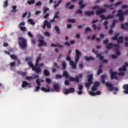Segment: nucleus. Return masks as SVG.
Instances as JSON below:
<instances>
[{"label":"nucleus","mask_w":128,"mask_h":128,"mask_svg":"<svg viewBox=\"0 0 128 128\" xmlns=\"http://www.w3.org/2000/svg\"><path fill=\"white\" fill-rule=\"evenodd\" d=\"M76 58L74 59V62L73 60H72V58L68 56L66 57V60L67 62H70V64L73 70H76V64L78 62V60H80V56H82V52L79 50L76 49Z\"/></svg>","instance_id":"nucleus-1"},{"label":"nucleus","mask_w":128,"mask_h":128,"mask_svg":"<svg viewBox=\"0 0 128 128\" xmlns=\"http://www.w3.org/2000/svg\"><path fill=\"white\" fill-rule=\"evenodd\" d=\"M63 76L66 78H69L70 82H76L77 84L80 82V78H82V74H80L78 76H76L74 78L70 76V75L68 74V72L66 71H63Z\"/></svg>","instance_id":"nucleus-2"},{"label":"nucleus","mask_w":128,"mask_h":128,"mask_svg":"<svg viewBox=\"0 0 128 128\" xmlns=\"http://www.w3.org/2000/svg\"><path fill=\"white\" fill-rule=\"evenodd\" d=\"M18 44H19V46L22 50H24V48H26L28 47V42L26 40L22 37L18 38Z\"/></svg>","instance_id":"nucleus-3"},{"label":"nucleus","mask_w":128,"mask_h":128,"mask_svg":"<svg viewBox=\"0 0 128 128\" xmlns=\"http://www.w3.org/2000/svg\"><path fill=\"white\" fill-rule=\"evenodd\" d=\"M106 86H107V88H108V90H110V92H113L114 90L115 92H118L120 90V88H118V87H115L114 88L113 85L112 84V83H110V82H106L105 84Z\"/></svg>","instance_id":"nucleus-4"},{"label":"nucleus","mask_w":128,"mask_h":128,"mask_svg":"<svg viewBox=\"0 0 128 128\" xmlns=\"http://www.w3.org/2000/svg\"><path fill=\"white\" fill-rule=\"evenodd\" d=\"M124 14H124V12H123L122 10H118V14L116 16L119 17L118 20L120 22H124Z\"/></svg>","instance_id":"nucleus-5"},{"label":"nucleus","mask_w":128,"mask_h":128,"mask_svg":"<svg viewBox=\"0 0 128 128\" xmlns=\"http://www.w3.org/2000/svg\"><path fill=\"white\" fill-rule=\"evenodd\" d=\"M100 18H102V20H110L114 18V16L112 14H108L107 16H106L104 14H101L100 15Z\"/></svg>","instance_id":"nucleus-6"},{"label":"nucleus","mask_w":128,"mask_h":128,"mask_svg":"<svg viewBox=\"0 0 128 128\" xmlns=\"http://www.w3.org/2000/svg\"><path fill=\"white\" fill-rule=\"evenodd\" d=\"M120 45L118 44H114L112 43H109L106 46L107 50H112V48H119Z\"/></svg>","instance_id":"nucleus-7"},{"label":"nucleus","mask_w":128,"mask_h":128,"mask_svg":"<svg viewBox=\"0 0 128 128\" xmlns=\"http://www.w3.org/2000/svg\"><path fill=\"white\" fill-rule=\"evenodd\" d=\"M26 23L24 22H21L18 26L20 27L21 32H26V28L24 26Z\"/></svg>","instance_id":"nucleus-8"},{"label":"nucleus","mask_w":128,"mask_h":128,"mask_svg":"<svg viewBox=\"0 0 128 128\" xmlns=\"http://www.w3.org/2000/svg\"><path fill=\"white\" fill-rule=\"evenodd\" d=\"M74 88H70L69 89H66L64 92V94H72V92H74Z\"/></svg>","instance_id":"nucleus-9"},{"label":"nucleus","mask_w":128,"mask_h":128,"mask_svg":"<svg viewBox=\"0 0 128 128\" xmlns=\"http://www.w3.org/2000/svg\"><path fill=\"white\" fill-rule=\"evenodd\" d=\"M38 46H39V48H40V46H46V42H45L44 40H38Z\"/></svg>","instance_id":"nucleus-10"},{"label":"nucleus","mask_w":128,"mask_h":128,"mask_svg":"<svg viewBox=\"0 0 128 128\" xmlns=\"http://www.w3.org/2000/svg\"><path fill=\"white\" fill-rule=\"evenodd\" d=\"M78 90H79V91L76 92L80 96V94H82V89L84 88V86L82 84H78Z\"/></svg>","instance_id":"nucleus-11"},{"label":"nucleus","mask_w":128,"mask_h":128,"mask_svg":"<svg viewBox=\"0 0 128 128\" xmlns=\"http://www.w3.org/2000/svg\"><path fill=\"white\" fill-rule=\"evenodd\" d=\"M96 58H99L100 60H103V62H108V60H104V56H102L100 53L96 54Z\"/></svg>","instance_id":"nucleus-12"},{"label":"nucleus","mask_w":128,"mask_h":128,"mask_svg":"<svg viewBox=\"0 0 128 128\" xmlns=\"http://www.w3.org/2000/svg\"><path fill=\"white\" fill-rule=\"evenodd\" d=\"M122 88L124 90H123V93L124 94H128V84H124L122 86Z\"/></svg>","instance_id":"nucleus-13"},{"label":"nucleus","mask_w":128,"mask_h":128,"mask_svg":"<svg viewBox=\"0 0 128 128\" xmlns=\"http://www.w3.org/2000/svg\"><path fill=\"white\" fill-rule=\"evenodd\" d=\"M118 74V72H114L113 73L110 74V80H118V78L116 76Z\"/></svg>","instance_id":"nucleus-14"},{"label":"nucleus","mask_w":128,"mask_h":128,"mask_svg":"<svg viewBox=\"0 0 128 128\" xmlns=\"http://www.w3.org/2000/svg\"><path fill=\"white\" fill-rule=\"evenodd\" d=\"M39 78L40 76L38 75H34V77L32 76H26V80H34V78Z\"/></svg>","instance_id":"nucleus-15"},{"label":"nucleus","mask_w":128,"mask_h":128,"mask_svg":"<svg viewBox=\"0 0 128 128\" xmlns=\"http://www.w3.org/2000/svg\"><path fill=\"white\" fill-rule=\"evenodd\" d=\"M104 7L106 8H110V10H114V4H104Z\"/></svg>","instance_id":"nucleus-16"},{"label":"nucleus","mask_w":128,"mask_h":128,"mask_svg":"<svg viewBox=\"0 0 128 128\" xmlns=\"http://www.w3.org/2000/svg\"><path fill=\"white\" fill-rule=\"evenodd\" d=\"M104 12H106V9L102 8H100L96 12V14H102Z\"/></svg>","instance_id":"nucleus-17"},{"label":"nucleus","mask_w":128,"mask_h":128,"mask_svg":"<svg viewBox=\"0 0 128 128\" xmlns=\"http://www.w3.org/2000/svg\"><path fill=\"white\" fill-rule=\"evenodd\" d=\"M53 88L55 92H60V86L58 84H55L53 85Z\"/></svg>","instance_id":"nucleus-18"},{"label":"nucleus","mask_w":128,"mask_h":128,"mask_svg":"<svg viewBox=\"0 0 128 128\" xmlns=\"http://www.w3.org/2000/svg\"><path fill=\"white\" fill-rule=\"evenodd\" d=\"M48 88H44V87H42L40 88L42 92H50V86H47Z\"/></svg>","instance_id":"nucleus-19"},{"label":"nucleus","mask_w":128,"mask_h":128,"mask_svg":"<svg viewBox=\"0 0 128 128\" xmlns=\"http://www.w3.org/2000/svg\"><path fill=\"white\" fill-rule=\"evenodd\" d=\"M84 14L85 16H94V11H86Z\"/></svg>","instance_id":"nucleus-20"},{"label":"nucleus","mask_w":128,"mask_h":128,"mask_svg":"<svg viewBox=\"0 0 128 128\" xmlns=\"http://www.w3.org/2000/svg\"><path fill=\"white\" fill-rule=\"evenodd\" d=\"M78 5L80 6V10L84 8H86V4H84V1L82 0H80L78 2Z\"/></svg>","instance_id":"nucleus-21"},{"label":"nucleus","mask_w":128,"mask_h":128,"mask_svg":"<svg viewBox=\"0 0 128 128\" xmlns=\"http://www.w3.org/2000/svg\"><path fill=\"white\" fill-rule=\"evenodd\" d=\"M85 60L86 62H90V60H94V58L90 56H84Z\"/></svg>","instance_id":"nucleus-22"},{"label":"nucleus","mask_w":128,"mask_h":128,"mask_svg":"<svg viewBox=\"0 0 128 128\" xmlns=\"http://www.w3.org/2000/svg\"><path fill=\"white\" fill-rule=\"evenodd\" d=\"M43 74L45 76H50V71L46 69H44L43 71Z\"/></svg>","instance_id":"nucleus-23"},{"label":"nucleus","mask_w":128,"mask_h":128,"mask_svg":"<svg viewBox=\"0 0 128 128\" xmlns=\"http://www.w3.org/2000/svg\"><path fill=\"white\" fill-rule=\"evenodd\" d=\"M117 42L118 44H122L124 42V36H120L117 39Z\"/></svg>","instance_id":"nucleus-24"},{"label":"nucleus","mask_w":128,"mask_h":128,"mask_svg":"<svg viewBox=\"0 0 128 128\" xmlns=\"http://www.w3.org/2000/svg\"><path fill=\"white\" fill-rule=\"evenodd\" d=\"M32 70L35 71L36 74H40V72H42L40 68H36V65H35V67L34 68H33Z\"/></svg>","instance_id":"nucleus-25"},{"label":"nucleus","mask_w":128,"mask_h":128,"mask_svg":"<svg viewBox=\"0 0 128 128\" xmlns=\"http://www.w3.org/2000/svg\"><path fill=\"white\" fill-rule=\"evenodd\" d=\"M18 74H19V76H26L28 73L26 72H22V71H17Z\"/></svg>","instance_id":"nucleus-26"},{"label":"nucleus","mask_w":128,"mask_h":128,"mask_svg":"<svg viewBox=\"0 0 128 128\" xmlns=\"http://www.w3.org/2000/svg\"><path fill=\"white\" fill-rule=\"evenodd\" d=\"M120 26H121V28H123L124 30H127L128 28H126V26L128 27V22L124 23V24H121Z\"/></svg>","instance_id":"nucleus-27"},{"label":"nucleus","mask_w":128,"mask_h":128,"mask_svg":"<svg viewBox=\"0 0 128 128\" xmlns=\"http://www.w3.org/2000/svg\"><path fill=\"white\" fill-rule=\"evenodd\" d=\"M106 75L102 74L100 77V80L102 82V84H104L106 82Z\"/></svg>","instance_id":"nucleus-28"},{"label":"nucleus","mask_w":128,"mask_h":128,"mask_svg":"<svg viewBox=\"0 0 128 128\" xmlns=\"http://www.w3.org/2000/svg\"><path fill=\"white\" fill-rule=\"evenodd\" d=\"M30 84L28 82L26 81H23L22 84V88H26V86H28Z\"/></svg>","instance_id":"nucleus-29"},{"label":"nucleus","mask_w":128,"mask_h":128,"mask_svg":"<svg viewBox=\"0 0 128 128\" xmlns=\"http://www.w3.org/2000/svg\"><path fill=\"white\" fill-rule=\"evenodd\" d=\"M120 36V33H117L112 38V40H118V37Z\"/></svg>","instance_id":"nucleus-30"},{"label":"nucleus","mask_w":128,"mask_h":128,"mask_svg":"<svg viewBox=\"0 0 128 128\" xmlns=\"http://www.w3.org/2000/svg\"><path fill=\"white\" fill-rule=\"evenodd\" d=\"M54 30L56 32H57L58 34H60V27L58 26H54Z\"/></svg>","instance_id":"nucleus-31"},{"label":"nucleus","mask_w":128,"mask_h":128,"mask_svg":"<svg viewBox=\"0 0 128 128\" xmlns=\"http://www.w3.org/2000/svg\"><path fill=\"white\" fill-rule=\"evenodd\" d=\"M118 70L119 72H126V66H123L122 67H120L118 68Z\"/></svg>","instance_id":"nucleus-32"},{"label":"nucleus","mask_w":128,"mask_h":128,"mask_svg":"<svg viewBox=\"0 0 128 128\" xmlns=\"http://www.w3.org/2000/svg\"><path fill=\"white\" fill-rule=\"evenodd\" d=\"M40 56H38L36 60V66H38V64L40 62Z\"/></svg>","instance_id":"nucleus-33"},{"label":"nucleus","mask_w":128,"mask_h":128,"mask_svg":"<svg viewBox=\"0 0 128 128\" xmlns=\"http://www.w3.org/2000/svg\"><path fill=\"white\" fill-rule=\"evenodd\" d=\"M16 8H18L16 5L13 6L12 7V10H11L12 12H18V10H16Z\"/></svg>","instance_id":"nucleus-34"},{"label":"nucleus","mask_w":128,"mask_h":128,"mask_svg":"<svg viewBox=\"0 0 128 128\" xmlns=\"http://www.w3.org/2000/svg\"><path fill=\"white\" fill-rule=\"evenodd\" d=\"M62 0H60L57 4H54L53 6L54 8H58V6H60V4H62Z\"/></svg>","instance_id":"nucleus-35"},{"label":"nucleus","mask_w":128,"mask_h":128,"mask_svg":"<svg viewBox=\"0 0 128 128\" xmlns=\"http://www.w3.org/2000/svg\"><path fill=\"white\" fill-rule=\"evenodd\" d=\"M92 28H94V30H96V28L98 30H100V26L96 27V24H92Z\"/></svg>","instance_id":"nucleus-36"},{"label":"nucleus","mask_w":128,"mask_h":128,"mask_svg":"<svg viewBox=\"0 0 128 128\" xmlns=\"http://www.w3.org/2000/svg\"><path fill=\"white\" fill-rule=\"evenodd\" d=\"M118 22V20H113L112 24L111 26L112 28H114L116 26V22Z\"/></svg>","instance_id":"nucleus-37"},{"label":"nucleus","mask_w":128,"mask_h":128,"mask_svg":"<svg viewBox=\"0 0 128 128\" xmlns=\"http://www.w3.org/2000/svg\"><path fill=\"white\" fill-rule=\"evenodd\" d=\"M93 78H94V77L92 76V74L89 75L88 82H92V79Z\"/></svg>","instance_id":"nucleus-38"},{"label":"nucleus","mask_w":128,"mask_h":128,"mask_svg":"<svg viewBox=\"0 0 128 128\" xmlns=\"http://www.w3.org/2000/svg\"><path fill=\"white\" fill-rule=\"evenodd\" d=\"M60 14V12L58 11L55 12V14L54 16V18H60V16L58 15Z\"/></svg>","instance_id":"nucleus-39"},{"label":"nucleus","mask_w":128,"mask_h":128,"mask_svg":"<svg viewBox=\"0 0 128 128\" xmlns=\"http://www.w3.org/2000/svg\"><path fill=\"white\" fill-rule=\"evenodd\" d=\"M34 2H36V1H34V0H28L27 2V4H28L29 6L34 4Z\"/></svg>","instance_id":"nucleus-40"},{"label":"nucleus","mask_w":128,"mask_h":128,"mask_svg":"<svg viewBox=\"0 0 128 128\" xmlns=\"http://www.w3.org/2000/svg\"><path fill=\"white\" fill-rule=\"evenodd\" d=\"M62 76H64L63 75L62 76L60 74H57L56 75L55 78L56 80H58V79L62 78Z\"/></svg>","instance_id":"nucleus-41"},{"label":"nucleus","mask_w":128,"mask_h":128,"mask_svg":"<svg viewBox=\"0 0 128 128\" xmlns=\"http://www.w3.org/2000/svg\"><path fill=\"white\" fill-rule=\"evenodd\" d=\"M8 0H6V1L4 3L3 6L4 8H8Z\"/></svg>","instance_id":"nucleus-42"},{"label":"nucleus","mask_w":128,"mask_h":128,"mask_svg":"<svg viewBox=\"0 0 128 128\" xmlns=\"http://www.w3.org/2000/svg\"><path fill=\"white\" fill-rule=\"evenodd\" d=\"M91 84H92V82H88L85 83V86H86V88H90Z\"/></svg>","instance_id":"nucleus-43"},{"label":"nucleus","mask_w":128,"mask_h":128,"mask_svg":"<svg viewBox=\"0 0 128 128\" xmlns=\"http://www.w3.org/2000/svg\"><path fill=\"white\" fill-rule=\"evenodd\" d=\"M46 24H48V20H45L44 22V24L42 26L43 30H46Z\"/></svg>","instance_id":"nucleus-44"},{"label":"nucleus","mask_w":128,"mask_h":128,"mask_svg":"<svg viewBox=\"0 0 128 128\" xmlns=\"http://www.w3.org/2000/svg\"><path fill=\"white\" fill-rule=\"evenodd\" d=\"M28 64L30 66V68H32V70L35 67V66H34V64H32V62L31 61L28 62Z\"/></svg>","instance_id":"nucleus-45"},{"label":"nucleus","mask_w":128,"mask_h":128,"mask_svg":"<svg viewBox=\"0 0 128 128\" xmlns=\"http://www.w3.org/2000/svg\"><path fill=\"white\" fill-rule=\"evenodd\" d=\"M10 56L12 60H18V57L16 56L14 54H10Z\"/></svg>","instance_id":"nucleus-46"},{"label":"nucleus","mask_w":128,"mask_h":128,"mask_svg":"<svg viewBox=\"0 0 128 128\" xmlns=\"http://www.w3.org/2000/svg\"><path fill=\"white\" fill-rule=\"evenodd\" d=\"M44 36H48V38H50V32L46 31L44 33Z\"/></svg>","instance_id":"nucleus-47"},{"label":"nucleus","mask_w":128,"mask_h":128,"mask_svg":"<svg viewBox=\"0 0 128 128\" xmlns=\"http://www.w3.org/2000/svg\"><path fill=\"white\" fill-rule=\"evenodd\" d=\"M46 26L47 27V28H52V24H50V23L48 22V21L47 20V24H46Z\"/></svg>","instance_id":"nucleus-48"},{"label":"nucleus","mask_w":128,"mask_h":128,"mask_svg":"<svg viewBox=\"0 0 128 128\" xmlns=\"http://www.w3.org/2000/svg\"><path fill=\"white\" fill-rule=\"evenodd\" d=\"M28 22H30L31 24L34 25L36 24V22H34V20L32 19H28Z\"/></svg>","instance_id":"nucleus-49"},{"label":"nucleus","mask_w":128,"mask_h":128,"mask_svg":"<svg viewBox=\"0 0 128 128\" xmlns=\"http://www.w3.org/2000/svg\"><path fill=\"white\" fill-rule=\"evenodd\" d=\"M62 66L64 70H66V62H62Z\"/></svg>","instance_id":"nucleus-50"},{"label":"nucleus","mask_w":128,"mask_h":128,"mask_svg":"<svg viewBox=\"0 0 128 128\" xmlns=\"http://www.w3.org/2000/svg\"><path fill=\"white\" fill-rule=\"evenodd\" d=\"M76 14H82V10L80 9H78L76 12Z\"/></svg>","instance_id":"nucleus-51"},{"label":"nucleus","mask_w":128,"mask_h":128,"mask_svg":"<svg viewBox=\"0 0 128 128\" xmlns=\"http://www.w3.org/2000/svg\"><path fill=\"white\" fill-rule=\"evenodd\" d=\"M102 43L104 44H108V39L106 38L105 40H104Z\"/></svg>","instance_id":"nucleus-52"},{"label":"nucleus","mask_w":128,"mask_h":128,"mask_svg":"<svg viewBox=\"0 0 128 128\" xmlns=\"http://www.w3.org/2000/svg\"><path fill=\"white\" fill-rule=\"evenodd\" d=\"M46 82H47V84H50V82H52V80H50V79L48 78H46Z\"/></svg>","instance_id":"nucleus-53"},{"label":"nucleus","mask_w":128,"mask_h":128,"mask_svg":"<svg viewBox=\"0 0 128 128\" xmlns=\"http://www.w3.org/2000/svg\"><path fill=\"white\" fill-rule=\"evenodd\" d=\"M68 22H72L74 24V22H76V20H74V19H68Z\"/></svg>","instance_id":"nucleus-54"},{"label":"nucleus","mask_w":128,"mask_h":128,"mask_svg":"<svg viewBox=\"0 0 128 128\" xmlns=\"http://www.w3.org/2000/svg\"><path fill=\"white\" fill-rule=\"evenodd\" d=\"M102 69L99 68L97 72L98 76H100V74H102Z\"/></svg>","instance_id":"nucleus-55"},{"label":"nucleus","mask_w":128,"mask_h":128,"mask_svg":"<svg viewBox=\"0 0 128 128\" xmlns=\"http://www.w3.org/2000/svg\"><path fill=\"white\" fill-rule=\"evenodd\" d=\"M42 6V2H40V1H38L36 3V6Z\"/></svg>","instance_id":"nucleus-56"},{"label":"nucleus","mask_w":128,"mask_h":128,"mask_svg":"<svg viewBox=\"0 0 128 128\" xmlns=\"http://www.w3.org/2000/svg\"><path fill=\"white\" fill-rule=\"evenodd\" d=\"M122 4V2H116L114 4V6H120V4Z\"/></svg>","instance_id":"nucleus-57"},{"label":"nucleus","mask_w":128,"mask_h":128,"mask_svg":"<svg viewBox=\"0 0 128 128\" xmlns=\"http://www.w3.org/2000/svg\"><path fill=\"white\" fill-rule=\"evenodd\" d=\"M91 90H92L96 92V90H98V88H96V86H94V85L93 86H92Z\"/></svg>","instance_id":"nucleus-58"},{"label":"nucleus","mask_w":128,"mask_h":128,"mask_svg":"<svg viewBox=\"0 0 128 128\" xmlns=\"http://www.w3.org/2000/svg\"><path fill=\"white\" fill-rule=\"evenodd\" d=\"M36 84L38 85L37 86H40V79H37L36 80Z\"/></svg>","instance_id":"nucleus-59"},{"label":"nucleus","mask_w":128,"mask_h":128,"mask_svg":"<svg viewBox=\"0 0 128 128\" xmlns=\"http://www.w3.org/2000/svg\"><path fill=\"white\" fill-rule=\"evenodd\" d=\"M57 46L58 48H64V45H62L60 44V43H57Z\"/></svg>","instance_id":"nucleus-60"},{"label":"nucleus","mask_w":128,"mask_h":128,"mask_svg":"<svg viewBox=\"0 0 128 128\" xmlns=\"http://www.w3.org/2000/svg\"><path fill=\"white\" fill-rule=\"evenodd\" d=\"M89 94H90V96H96V92H89Z\"/></svg>","instance_id":"nucleus-61"},{"label":"nucleus","mask_w":128,"mask_h":128,"mask_svg":"<svg viewBox=\"0 0 128 128\" xmlns=\"http://www.w3.org/2000/svg\"><path fill=\"white\" fill-rule=\"evenodd\" d=\"M40 88V86H36L34 89V90L35 92H38Z\"/></svg>","instance_id":"nucleus-62"},{"label":"nucleus","mask_w":128,"mask_h":128,"mask_svg":"<svg viewBox=\"0 0 128 128\" xmlns=\"http://www.w3.org/2000/svg\"><path fill=\"white\" fill-rule=\"evenodd\" d=\"M94 86H100V82H94Z\"/></svg>","instance_id":"nucleus-63"},{"label":"nucleus","mask_w":128,"mask_h":128,"mask_svg":"<svg viewBox=\"0 0 128 128\" xmlns=\"http://www.w3.org/2000/svg\"><path fill=\"white\" fill-rule=\"evenodd\" d=\"M122 8H128V5H122Z\"/></svg>","instance_id":"nucleus-64"}]
</instances>
